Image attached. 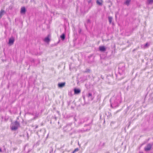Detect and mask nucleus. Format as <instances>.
Returning a JSON list of instances; mask_svg holds the SVG:
<instances>
[{
  "mask_svg": "<svg viewBox=\"0 0 153 153\" xmlns=\"http://www.w3.org/2000/svg\"><path fill=\"white\" fill-rule=\"evenodd\" d=\"M5 13V11L3 10H1L0 11V18H1L3 15Z\"/></svg>",
  "mask_w": 153,
  "mask_h": 153,
  "instance_id": "obj_18",
  "label": "nucleus"
},
{
  "mask_svg": "<svg viewBox=\"0 0 153 153\" xmlns=\"http://www.w3.org/2000/svg\"><path fill=\"white\" fill-rule=\"evenodd\" d=\"M111 106L112 108H116L119 106L120 103V100L118 98L113 97L110 100Z\"/></svg>",
  "mask_w": 153,
  "mask_h": 153,
  "instance_id": "obj_2",
  "label": "nucleus"
},
{
  "mask_svg": "<svg viewBox=\"0 0 153 153\" xmlns=\"http://www.w3.org/2000/svg\"><path fill=\"white\" fill-rule=\"evenodd\" d=\"M38 125H36V127H35V128H38Z\"/></svg>",
  "mask_w": 153,
  "mask_h": 153,
  "instance_id": "obj_30",
  "label": "nucleus"
},
{
  "mask_svg": "<svg viewBox=\"0 0 153 153\" xmlns=\"http://www.w3.org/2000/svg\"><path fill=\"white\" fill-rule=\"evenodd\" d=\"M91 23L90 20L89 19H88L87 20V24H90Z\"/></svg>",
  "mask_w": 153,
  "mask_h": 153,
  "instance_id": "obj_28",
  "label": "nucleus"
},
{
  "mask_svg": "<svg viewBox=\"0 0 153 153\" xmlns=\"http://www.w3.org/2000/svg\"><path fill=\"white\" fill-rule=\"evenodd\" d=\"M87 96L91 100H92L94 97L92 96V94L91 93H89L87 95Z\"/></svg>",
  "mask_w": 153,
  "mask_h": 153,
  "instance_id": "obj_11",
  "label": "nucleus"
},
{
  "mask_svg": "<svg viewBox=\"0 0 153 153\" xmlns=\"http://www.w3.org/2000/svg\"><path fill=\"white\" fill-rule=\"evenodd\" d=\"M125 64L124 63H121L119 65L118 74H116L117 78L118 80H120L124 77L125 75Z\"/></svg>",
  "mask_w": 153,
  "mask_h": 153,
  "instance_id": "obj_1",
  "label": "nucleus"
},
{
  "mask_svg": "<svg viewBox=\"0 0 153 153\" xmlns=\"http://www.w3.org/2000/svg\"><path fill=\"white\" fill-rule=\"evenodd\" d=\"M64 151L62 152V153H64Z\"/></svg>",
  "mask_w": 153,
  "mask_h": 153,
  "instance_id": "obj_35",
  "label": "nucleus"
},
{
  "mask_svg": "<svg viewBox=\"0 0 153 153\" xmlns=\"http://www.w3.org/2000/svg\"><path fill=\"white\" fill-rule=\"evenodd\" d=\"M152 146V145L150 143L148 144L144 148V150L146 152H148L150 151Z\"/></svg>",
  "mask_w": 153,
  "mask_h": 153,
  "instance_id": "obj_5",
  "label": "nucleus"
},
{
  "mask_svg": "<svg viewBox=\"0 0 153 153\" xmlns=\"http://www.w3.org/2000/svg\"><path fill=\"white\" fill-rule=\"evenodd\" d=\"M26 11V8L25 7H22L21 9L20 12L21 14H25Z\"/></svg>",
  "mask_w": 153,
  "mask_h": 153,
  "instance_id": "obj_13",
  "label": "nucleus"
},
{
  "mask_svg": "<svg viewBox=\"0 0 153 153\" xmlns=\"http://www.w3.org/2000/svg\"><path fill=\"white\" fill-rule=\"evenodd\" d=\"M50 153H51V152H50Z\"/></svg>",
  "mask_w": 153,
  "mask_h": 153,
  "instance_id": "obj_37",
  "label": "nucleus"
},
{
  "mask_svg": "<svg viewBox=\"0 0 153 153\" xmlns=\"http://www.w3.org/2000/svg\"><path fill=\"white\" fill-rule=\"evenodd\" d=\"M60 38L62 40H64L65 39V34L64 33H63L60 36Z\"/></svg>",
  "mask_w": 153,
  "mask_h": 153,
  "instance_id": "obj_19",
  "label": "nucleus"
},
{
  "mask_svg": "<svg viewBox=\"0 0 153 153\" xmlns=\"http://www.w3.org/2000/svg\"><path fill=\"white\" fill-rule=\"evenodd\" d=\"M92 0H88V3L89 4H92V3L91 2Z\"/></svg>",
  "mask_w": 153,
  "mask_h": 153,
  "instance_id": "obj_27",
  "label": "nucleus"
},
{
  "mask_svg": "<svg viewBox=\"0 0 153 153\" xmlns=\"http://www.w3.org/2000/svg\"><path fill=\"white\" fill-rule=\"evenodd\" d=\"M79 150V149L78 148L75 149L73 151L75 153L76 152H77Z\"/></svg>",
  "mask_w": 153,
  "mask_h": 153,
  "instance_id": "obj_26",
  "label": "nucleus"
},
{
  "mask_svg": "<svg viewBox=\"0 0 153 153\" xmlns=\"http://www.w3.org/2000/svg\"><path fill=\"white\" fill-rule=\"evenodd\" d=\"M42 53V52H40L39 53H36L35 54V55H41Z\"/></svg>",
  "mask_w": 153,
  "mask_h": 153,
  "instance_id": "obj_25",
  "label": "nucleus"
},
{
  "mask_svg": "<svg viewBox=\"0 0 153 153\" xmlns=\"http://www.w3.org/2000/svg\"><path fill=\"white\" fill-rule=\"evenodd\" d=\"M90 71L89 69L87 68L86 69L85 71H84V73H89Z\"/></svg>",
  "mask_w": 153,
  "mask_h": 153,
  "instance_id": "obj_23",
  "label": "nucleus"
},
{
  "mask_svg": "<svg viewBox=\"0 0 153 153\" xmlns=\"http://www.w3.org/2000/svg\"><path fill=\"white\" fill-rule=\"evenodd\" d=\"M16 150V148H14L13 149V150L14 151V150Z\"/></svg>",
  "mask_w": 153,
  "mask_h": 153,
  "instance_id": "obj_31",
  "label": "nucleus"
},
{
  "mask_svg": "<svg viewBox=\"0 0 153 153\" xmlns=\"http://www.w3.org/2000/svg\"><path fill=\"white\" fill-rule=\"evenodd\" d=\"M143 153V152H140V153Z\"/></svg>",
  "mask_w": 153,
  "mask_h": 153,
  "instance_id": "obj_36",
  "label": "nucleus"
},
{
  "mask_svg": "<svg viewBox=\"0 0 153 153\" xmlns=\"http://www.w3.org/2000/svg\"><path fill=\"white\" fill-rule=\"evenodd\" d=\"M74 123L75 125H76V122L77 120L75 116L74 117Z\"/></svg>",
  "mask_w": 153,
  "mask_h": 153,
  "instance_id": "obj_24",
  "label": "nucleus"
},
{
  "mask_svg": "<svg viewBox=\"0 0 153 153\" xmlns=\"http://www.w3.org/2000/svg\"><path fill=\"white\" fill-rule=\"evenodd\" d=\"M85 26L86 27H87V26H86V24H85Z\"/></svg>",
  "mask_w": 153,
  "mask_h": 153,
  "instance_id": "obj_34",
  "label": "nucleus"
},
{
  "mask_svg": "<svg viewBox=\"0 0 153 153\" xmlns=\"http://www.w3.org/2000/svg\"><path fill=\"white\" fill-rule=\"evenodd\" d=\"M2 152V150L0 148V152Z\"/></svg>",
  "mask_w": 153,
  "mask_h": 153,
  "instance_id": "obj_32",
  "label": "nucleus"
},
{
  "mask_svg": "<svg viewBox=\"0 0 153 153\" xmlns=\"http://www.w3.org/2000/svg\"><path fill=\"white\" fill-rule=\"evenodd\" d=\"M89 119L88 118H85L84 119H82L81 120L80 122H79L78 123L79 125L81 124L87 122Z\"/></svg>",
  "mask_w": 153,
  "mask_h": 153,
  "instance_id": "obj_8",
  "label": "nucleus"
},
{
  "mask_svg": "<svg viewBox=\"0 0 153 153\" xmlns=\"http://www.w3.org/2000/svg\"><path fill=\"white\" fill-rule=\"evenodd\" d=\"M75 94H78L80 93L81 90L79 89L75 88L74 89Z\"/></svg>",
  "mask_w": 153,
  "mask_h": 153,
  "instance_id": "obj_10",
  "label": "nucleus"
},
{
  "mask_svg": "<svg viewBox=\"0 0 153 153\" xmlns=\"http://www.w3.org/2000/svg\"><path fill=\"white\" fill-rule=\"evenodd\" d=\"M81 31V29H80L79 30V33H80Z\"/></svg>",
  "mask_w": 153,
  "mask_h": 153,
  "instance_id": "obj_33",
  "label": "nucleus"
},
{
  "mask_svg": "<svg viewBox=\"0 0 153 153\" xmlns=\"http://www.w3.org/2000/svg\"><path fill=\"white\" fill-rule=\"evenodd\" d=\"M52 117L53 119H54L55 120H56L57 118L56 116L53 117Z\"/></svg>",
  "mask_w": 153,
  "mask_h": 153,
  "instance_id": "obj_29",
  "label": "nucleus"
},
{
  "mask_svg": "<svg viewBox=\"0 0 153 153\" xmlns=\"http://www.w3.org/2000/svg\"><path fill=\"white\" fill-rule=\"evenodd\" d=\"M65 82L59 83L58 84V85L59 88H62L65 86Z\"/></svg>",
  "mask_w": 153,
  "mask_h": 153,
  "instance_id": "obj_12",
  "label": "nucleus"
},
{
  "mask_svg": "<svg viewBox=\"0 0 153 153\" xmlns=\"http://www.w3.org/2000/svg\"><path fill=\"white\" fill-rule=\"evenodd\" d=\"M99 50L101 52H104L106 50V48L104 46H100L99 47Z\"/></svg>",
  "mask_w": 153,
  "mask_h": 153,
  "instance_id": "obj_9",
  "label": "nucleus"
},
{
  "mask_svg": "<svg viewBox=\"0 0 153 153\" xmlns=\"http://www.w3.org/2000/svg\"><path fill=\"white\" fill-rule=\"evenodd\" d=\"M149 46V44L148 43H146L144 45H141V47L143 48H148Z\"/></svg>",
  "mask_w": 153,
  "mask_h": 153,
  "instance_id": "obj_16",
  "label": "nucleus"
},
{
  "mask_svg": "<svg viewBox=\"0 0 153 153\" xmlns=\"http://www.w3.org/2000/svg\"><path fill=\"white\" fill-rule=\"evenodd\" d=\"M15 41V39L13 37H11L9 39L8 44L10 45H13Z\"/></svg>",
  "mask_w": 153,
  "mask_h": 153,
  "instance_id": "obj_7",
  "label": "nucleus"
},
{
  "mask_svg": "<svg viewBox=\"0 0 153 153\" xmlns=\"http://www.w3.org/2000/svg\"><path fill=\"white\" fill-rule=\"evenodd\" d=\"M64 130L67 132H68L72 129V128L71 126V125H67L64 128Z\"/></svg>",
  "mask_w": 153,
  "mask_h": 153,
  "instance_id": "obj_6",
  "label": "nucleus"
},
{
  "mask_svg": "<svg viewBox=\"0 0 153 153\" xmlns=\"http://www.w3.org/2000/svg\"><path fill=\"white\" fill-rule=\"evenodd\" d=\"M96 3L99 6H101L102 5L103 1L102 0H97Z\"/></svg>",
  "mask_w": 153,
  "mask_h": 153,
  "instance_id": "obj_14",
  "label": "nucleus"
},
{
  "mask_svg": "<svg viewBox=\"0 0 153 153\" xmlns=\"http://www.w3.org/2000/svg\"><path fill=\"white\" fill-rule=\"evenodd\" d=\"M93 120L92 119H91L90 120V122L88 123V124H87L85 125L84 126V128H83L82 130H79L78 131V132H82L90 130L91 128V124L92 123Z\"/></svg>",
  "mask_w": 153,
  "mask_h": 153,
  "instance_id": "obj_3",
  "label": "nucleus"
},
{
  "mask_svg": "<svg viewBox=\"0 0 153 153\" xmlns=\"http://www.w3.org/2000/svg\"><path fill=\"white\" fill-rule=\"evenodd\" d=\"M106 114L107 115V117H111V113L110 112H107V113H106Z\"/></svg>",
  "mask_w": 153,
  "mask_h": 153,
  "instance_id": "obj_21",
  "label": "nucleus"
},
{
  "mask_svg": "<svg viewBox=\"0 0 153 153\" xmlns=\"http://www.w3.org/2000/svg\"><path fill=\"white\" fill-rule=\"evenodd\" d=\"M108 18L109 23H111L113 19L112 17L111 16H109L108 17Z\"/></svg>",
  "mask_w": 153,
  "mask_h": 153,
  "instance_id": "obj_20",
  "label": "nucleus"
},
{
  "mask_svg": "<svg viewBox=\"0 0 153 153\" xmlns=\"http://www.w3.org/2000/svg\"><path fill=\"white\" fill-rule=\"evenodd\" d=\"M148 2L149 4H152L153 3V0H148Z\"/></svg>",
  "mask_w": 153,
  "mask_h": 153,
  "instance_id": "obj_22",
  "label": "nucleus"
},
{
  "mask_svg": "<svg viewBox=\"0 0 153 153\" xmlns=\"http://www.w3.org/2000/svg\"><path fill=\"white\" fill-rule=\"evenodd\" d=\"M49 35H48L47 37H46L44 40V41L46 42H49L50 41V39L49 37Z\"/></svg>",
  "mask_w": 153,
  "mask_h": 153,
  "instance_id": "obj_15",
  "label": "nucleus"
},
{
  "mask_svg": "<svg viewBox=\"0 0 153 153\" xmlns=\"http://www.w3.org/2000/svg\"><path fill=\"white\" fill-rule=\"evenodd\" d=\"M19 126V123L17 121L12 123L10 126V128L12 130H16L17 129Z\"/></svg>",
  "mask_w": 153,
  "mask_h": 153,
  "instance_id": "obj_4",
  "label": "nucleus"
},
{
  "mask_svg": "<svg viewBox=\"0 0 153 153\" xmlns=\"http://www.w3.org/2000/svg\"><path fill=\"white\" fill-rule=\"evenodd\" d=\"M131 1V0H126V1L124 2V4L127 5L128 6L129 5Z\"/></svg>",
  "mask_w": 153,
  "mask_h": 153,
  "instance_id": "obj_17",
  "label": "nucleus"
}]
</instances>
